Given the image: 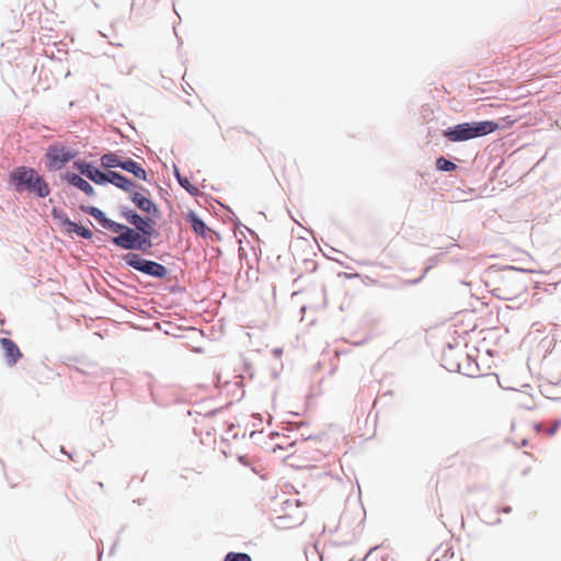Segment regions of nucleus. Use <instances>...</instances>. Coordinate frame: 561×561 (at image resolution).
Masks as SVG:
<instances>
[{
  "label": "nucleus",
  "instance_id": "1",
  "mask_svg": "<svg viewBox=\"0 0 561 561\" xmlns=\"http://www.w3.org/2000/svg\"><path fill=\"white\" fill-rule=\"evenodd\" d=\"M165 225L158 206L142 196V252L162 242V228Z\"/></svg>",
  "mask_w": 561,
  "mask_h": 561
},
{
  "label": "nucleus",
  "instance_id": "2",
  "mask_svg": "<svg viewBox=\"0 0 561 561\" xmlns=\"http://www.w3.org/2000/svg\"><path fill=\"white\" fill-rule=\"evenodd\" d=\"M11 179L16 191H28L35 193L39 197L49 195V186L46 181L32 168L19 167L12 174Z\"/></svg>",
  "mask_w": 561,
  "mask_h": 561
},
{
  "label": "nucleus",
  "instance_id": "3",
  "mask_svg": "<svg viewBox=\"0 0 561 561\" xmlns=\"http://www.w3.org/2000/svg\"><path fill=\"white\" fill-rule=\"evenodd\" d=\"M499 125L492 121L462 123L444 130V136L453 142L467 141L496 130Z\"/></svg>",
  "mask_w": 561,
  "mask_h": 561
},
{
  "label": "nucleus",
  "instance_id": "4",
  "mask_svg": "<svg viewBox=\"0 0 561 561\" xmlns=\"http://www.w3.org/2000/svg\"><path fill=\"white\" fill-rule=\"evenodd\" d=\"M304 520L305 513L299 502L296 500H286L275 519V526L280 529H289L299 526Z\"/></svg>",
  "mask_w": 561,
  "mask_h": 561
},
{
  "label": "nucleus",
  "instance_id": "5",
  "mask_svg": "<svg viewBox=\"0 0 561 561\" xmlns=\"http://www.w3.org/2000/svg\"><path fill=\"white\" fill-rule=\"evenodd\" d=\"M78 152L60 142L48 146L45 153L46 167L49 171L61 170Z\"/></svg>",
  "mask_w": 561,
  "mask_h": 561
},
{
  "label": "nucleus",
  "instance_id": "6",
  "mask_svg": "<svg viewBox=\"0 0 561 561\" xmlns=\"http://www.w3.org/2000/svg\"><path fill=\"white\" fill-rule=\"evenodd\" d=\"M75 168H77L80 171V173L85 175L88 179L93 181L95 184H106L107 183L108 171L102 172L85 161L75 162Z\"/></svg>",
  "mask_w": 561,
  "mask_h": 561
},
{
  "label": "nucleus",
  "instance_id": "7",
  "mask_svg": "<svg viewBox=\"0 0 561 561\" xmlns=\"http://www.w3.org/2000/svg\"><path fill=\"white\" fill-rule=\"evenodd\" d=\"M53 216H54V218H57L60 220L62 227L65 228V230L67 232H69V233L75 232L84 239H90L92 237L91 230L71 221L62 211H58L57 209H54Z\"/></svg>",
  "mask_w": 561,
  "mask_h": 561
},
{
  "label": "nucleus",
  "instance_id": "8",
  "mask_svg": "<svg viewBox=\"0 0 561 561\" xmlns=\"http://www.w3.org/2000/svg\"><path fill=\"white\" fill-rule=\"evenodd\" d=\"M0 346L3 351L5 363L9 366L15 365L18 360L22 357V353L19 346L11 339H0Z\"/></svg>",
  "mask_w": 561,
  "mask_h": 561
},
{
  "label": "nucleus",
  "instance_id": "9",
  "mask_svg": "<svg viewBox=\"0 0 561 561\" xmlns=\"http://www.w3.org/2000/svg\"><path fill=\"white\" fill-rule=\"evenodd\" d=\"M184 220L191 226V229L194 231L196 236L202 238H206L210 232V229L206 226V224L197 216V214L188 209L183 214Z\"/></svg>",
  "mask_w": 561,
  "mask_h": 561
},
{
  "label": "nucleus",
  "instance_id": "10",
  "mask_svg": "<svg viewBox=\"0 0 561 561\" xmlns=\"http://www.w3.org/2000/svg\"><path fill=\"white\" fill-rule=\"evenodd\" d=\"M140 234L135 232L133 229L126 227L117 237L113 239L114 243L125 248L135 249L139 241Z\"/></svg>",
  "mask_w": 561,
  "mask_h": 561
},
{
  "label": "nucleus",
  "instance_id": "11",
  "mask_svg": "<svg viewBox=\"0 0 561 561\" xmlns=\"http://www.w3.org/2000/svg\"><path fill=\"white\" fill-rule=\"evenodd\" d=\"M142 274L148 276H152L159 279H163L168 276V268L154 261L144 260L142 259Z\"/></svg>",
  "mask_w": 561,
  "mask_h": 561
},
{
  "label": "nucleus",
  "instance_id": "12",
  "mask_svg": "<svg viewBox=\"0 0 561 561\" xmlns=\"http://www.w3.org/2000/svg\"><path fill=\"white\" fill-rule=\"evenodd\" d=\"M65 179L67 180V182L69 184L78 187L79 190L84 192L87 195H89V196L94 195V190L91 186V184L89 182H87L84 179H82L80 175L75 174V173H67L65 175Z\"/></svg>",
  "mask_w": 561,
  "mask_h": 561
},
{
  "label": "nucleus",
  "instance_id": "13",
  "mask_svg": "<svg viewBox=\"0 0 561 561\" xmlns=\"http://www.w3.org/2000/svg\"><path fill=\"white\" fill-rule=\"evenodd\" d=\"M107 183H112L115 186L123 188L125 191H130L131 187L134 186V184L131 183L130 180H128L126 176H124L117 172H114V171H108Z\"/></svg>",
  "mask_w": 561,
  "mask_h": 561
},
{
  "label": "nucleus",
  "instance_id": "14",
  "mask_svg": "<svg viewBox=\"0 0 561 561\" xmlns=\"http://www.w3.org/2000/svg\"><path fill=\"white\" fill-rule=\"evenodd\" d=\"M101 163L106 169L121 167V160L115 153L103 154L101 158Z\"/></svg>",
  "mask_w": 561,
  "mask_h": 561
},
{
  "label": "nucleus",
  "instance_id": "15",
  "mask_svg": "<svg viewBox=\"0 0 561 561\" xmlns=\"http://www.w3.org/2000/svg\"><path fill=\"white\" fill-rule=\"evenodd\" d=\"M380 557L382 560L387 559L390 557V553H389V549L387 547H376L374 549H371L365 557V560H367L368 558H378Z\"/></svg>",
  "mask_w": 561,
  "mask_h": 561
},
{
  "label": "nucleus",
  "instance_id": "16",
  "mask_svg": "<svg viewBox=\"0 0 561 561\" xmlns=\"http://www.w3.org/2000/svg\"><path fill=\"white\" fill-rule=\"evenodd\" d=\"M436 167L438 170L446 171V172L454 171L457 168V165L454 162L445 159L444 157H439L436 160Z\"/></svg>",
  "mask_w": 561,
  "mask_h": 561
},
{
  "label": "nucleus",
  "instance_id": "17",
  "mask_svg": "<svg viewBox=\"0 0 561 561\" xmlns=\"http://www.w3.org/2000/svg\"><path fill=\"white\" fill-rule=\"evenodd\" d=\"M124 261L127 265L134 267L137 271H140V255L137 253H127L124 255Z\"/></svg>",
  "mask_w": 561,
  "mask_h": 561
},
{
  "label": "nucleus",
  "instance_id": "18",
  "mask_svg": "<svg viewBox=\"0 0 561 561\" xmlns=\"http://www.w3.org/2000/svg\"><path fill=\"white\" fill-rule=\"evenodd\" d=\"M176 178H178L181 186L184 187L190 194H192V195L198 194V188L196 186L192 185L191 182L188 181V179L182 178L178 172H176Z\"/></svg>",
  "mask_w": 561,
  "mask_h": 561
},
{
  "label": "nucleus",
  "instance_id": "19",
  "mask_svg": "<svg viewBox=\"0 0 561 561\" xmlns=\"http://www.w3.org/2000/svg\"><path fill=\"white\" fill-rule=\"evenodd\" d=\"M82 209L85 213H88L89 215H91L92 217H94L102 225L104 224V219H106V218H105L103 211L100 210L99 208H96V207H82Z\"/></svg>",
  "mask_w": 561,
  "mask_h": 561
},
{
  "label": "nucleus",
  "instance_id": "20",
  "mask_svg": "<svg viewBox=\"0 0 561 561\" xmlns=\"http://www.w3.org/2000/svg\"><path fill=\"white\" fill-rule=\"evenodd\" d=\"M296 446L295 442H289L288 439H284L283 443H279V444H276L272 451L273 454H277L278 450H289V449H294Z\"/></svg>",
  "mask_w": 561,
  "mask_h": 561
},
{
  "label": "nucleus",
  "instance_id": "21",
  "mask_svg": "<svg viewBox=\"0 0 561 561\" xmlns=\"http://www.w3.org/2000/svg\"><path fill=\"white\" fill-rule=\"evenodd\" d=\"M224 561H251V558L247 553L229 552Z\"/></svg>",
  "mask_w": 561,
  "mask_h": 561
},
{
  "label": "nucleus",
  "instance_id": "22",
  "mask_svg": "<svg viewBox=\"0 0 561 561\" xmlns=\"http://www.w3.org/2000/svg\"><path fill=\"white\" fill-rule=\"evenodd\" d=\"M121 168H123L124 170H127V171L134 173L135 175H138V172L140 170V168L138 167L137 162H135L133 160H127L125 162L121 161Z\"/></svg>",
  "mask_w": 561,
  "mask_h": 561
},
{
  "label": "nucleus",
  "instance_id": "23",
  "mask_svg": "<svg viewBox=\"0 0 561 561\" xmlns=\"http://www.w3.org/2000/svg\"><path fill=\"white\" fill-rule=\"evenodd\" d=\"M103 227L108 228L112 231L118 232V233H121L126 228L125 226H123L121 224H117V222H114V221H112L110 219H104Z\"/></svg>",
  "mask_w": 561,
  "mask_h": 561
},
{
  "label": "nucleus",
  "instance_id": "24",
  "mask_svg": "<svg viewBox=\"0 0 561 561\" xmlns=\"http://www.w3.org/2000/svg\"><path fill=\"white\" fill-rule=\"evenodd\" d=\"M133 224L137 229H140V217L138 215L133 216Z\"/></svg>",
  "mask_w": 561,
  "mask_h": 561
},
{
  "label": "nucleus",
  "instance_id": "25",
  "mask_svg": "<svg viewBox=\"0 0 561 561\" xmlns=\"http://www.w3.org/2000/svg\"><path fill=\"white\" fill-rule=\"evenodd\" d=\"M133 201L134 203L140 207V194L139 193H135L134 196H133Z\"/></svg>",
  "mask_w": 561,
  "mask_h": 561
},
{
  "label": "nucleus",
  "instance_id": "26",
  "mask_svg": "<svg viewBox=\"0 0 561 561\" xmlns=\"http://www.w3.org/2000/svg\"><path fill=\"white\" fill-rule=\"evenodd\" d=\"M520 457H522V460H524V461H526V462H529V459H530V455H529V454H527V453H523V454L520 455Z\"/></svg>",
  "mask_w": 561,
  "mask_h": 561
},
{
  "label": "nucleus",
  "instance_id": "27",
  "mask_svg": "<svg viewBox=\"0 0 561 561\" xmlns=\"http://www.w3.org/2000/svg\"><path fill=\"white\" fill-rule=\"evenodd\" d=\"M530 471V465L528 463L525 468L520 469L522 474H527Z\"/></svg>",
  "mask_w": 561,
  "mask_h": 561
},
{
  "label": "nucleus",
  "instance_id": "28",
  "mask_svg": "<svg viewBox=\"0 0 561 561\" xmlns=\"http://www.w3.org/2000/svg\"><path fill=\"white\" fill-rule=\"evenodd\" d=\"M558 426H559V423H557L553 427H551V428L549 430V434H550V435H553V434L557 432Z\"/></svg>",
  "mask_w": 561,
  "mask_h": 561
},
{
  "label": "nucleus",
  "instance_id": "29",
  "mask_svg": "<svg viewBox=\"0 0 561 561\" xmlns=\"http://www.w3.org/2000/svg\"><path fill=\"white\" fill-rule=\"evenodd\" d=\"M239 460L242 462V463H247L245 460H244V457L243 456H240L239 457Z\"/></svg>",
  "mask_w": 561,
  "mask_h": 561
},
{
  "label": "nucleus",
  "instance_id": "30",
  "mask_svg": "<svg viewBox=\"0 0 561 561\" xmlns=\"http://www.w3.org/2000/svg\"><path fill=\"white\" fill-rule=\"evenodd\" d=\"M503 512H504V513H510V512H511V507H505V508H503Z\"/></svg>",
  "mask_w": 561,
  "mask_h": 561
},
{
  "label": "nucleus",
  "instance_id": "31",
  "mask_svg": "<svg viewBox=\"0 0 561 561\" xmlns=\"http://www.w3.org/2000/svg\"><path fill=\"white\" fill-rule=\"evenodd\" d=\"M141 174H142V180H146V173L144 170L141 171Z\"/></svg>",
  "mask_w": 561,
  "mask_h": 561
},
{
  "label": "nucleus",
  "instance_id": "32",
  "mask_svg": "<svg viewBox=\"0 0 561 561\" xmlns=\"http://www.w3.org/2000/svg\"><path fill=\"white\" fill-rule=\"evenodd\" d=\"M194 351H195V352H197V353H201V352H202V350H201V348H195Z\"/></svg>",
  "mask_w": 561,
  "mask_h": 561
}]
</instances>
